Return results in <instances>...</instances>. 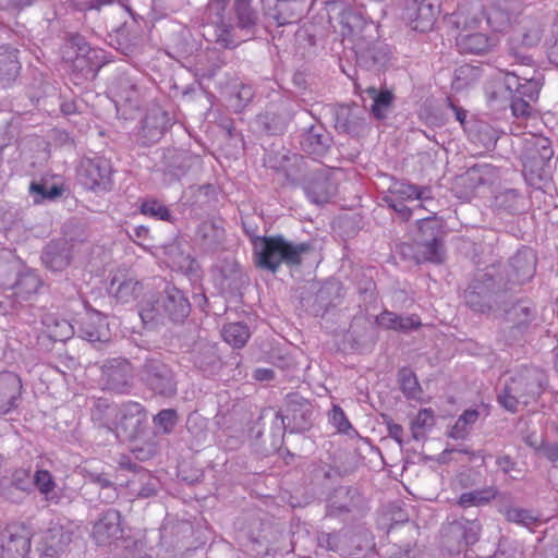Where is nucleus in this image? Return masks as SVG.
Returning <instances> with one entry per match:
<instances>
[{"label":"nucleus","instance_id":"1","mask_svg":"<svg viewBox=\"0 0 558 558\" xmlns=\"http://www.w3.org/2000/svg\"><path fill=\"white\" fill-rule=\"evenodd\" d=\"M236 26L220 20L216 25V41L225 48H235L256 34L257 13L250 0H235Z\"/></svg>","mask_w":558,"mask_h":558},{"label":"nucleus","instance_id":"2","mask_svg":"<svg viewBox=\"0 0 558 558\" xmlns=\"http://www.w3.org/2000/svg\"><path fill=\"white\" fill-rule=\"evenodd\" d=\"M460 29L456 37V46L461 53L485 56L490 53L498 45L497 38L477 32L481 19L475 13H460L456 21Z\"/></svg>","mask_w":558,"mask_h":558},{"label":"nucleus","instance_id":"3","mask_svg":"<svg viewBox=\"0 0 558 558\" xmlns=\"http://www.w3.org/2000/svg\"><path fill=\"white\" fill-rule=\"evenodd\" d=\"M191 305L184 293L175 287L167 286L162 300L148 303L138 314L143 323L153 322L162 313L173 322H181L190 314Z\"/></svg>","mask_w":558,"mask_h":558},{"label":"nucleus","instance_id":"4","mask_svg":"<svg viewBox=\"0 0 558 558\" xmlns=\"http://www.w3.org/2000/svg\"><path fill=\"white\" fill-rule=\"evenodd\" d=\"M108 414L114 415V422L108 426L118 438H132L137 435L147 415L144 407L134 401L123 403L120 408H108Z\"/></svg>","mask_w":558,"mask_h":558},{"label":"nucleus","instance_id":"5","mask_svg":"<svg viewBox=\"0 0 558 558\" xmlns=\"http://www.w3.org/2000/svg\"><path fill=\"white\" fill-rule=\"evenodd\" d=\"M112 167L110 160L95 156L85 157L78 167L81 183L94 192H107L112 187Z\"/></svg>","mask_w":558,"mask_h":558},{"label":"nucleus","instance_id":"6","mask_svg":"<svg viewBox=\"0 0 558 558\" xmlns=\"http://www.w3.org/2000/svg\"><path fill=\"white\" fill-rule=\"evenodd\" d=\"M244 232L252 238L256 265L275 272L279 266V235L257 236L256 227L248 220L242 221Z\"/></svg>","mask_w":558,"mask_h":558},{"label":"nucleus","instance_id":"7","mask_svg":"<svg viewBox=\"0 0 558 558\" xmlns=\"http://www.w3.org/2000/svg\"><path fill=\"white\" fill-rule=\"evenodd\" d=\"M123 536L122 517L116 509L104 511L93 525L92 537L97 546H117Z\"/></svg>","mask_w":558,"mask_h":558},{"label":"nucleus","instance_id":"8","mask_svg":"<svg viewBox=\"0 0 558 558\" xmlns=\"http://www.w3.org/2000/svg\"><path fill=\"white\" fill-rule=\"evenodd\" d=\"M133 372L124 359L108 360L101 366L100 381L104 389L116 393H128L131 389Z\"/></svg>","mask_w":558,"mask_h":558},{"label":"nucleus","instance_id":"9","mask_svg":"<svg viewBox=\"0 0 558 558\" xmlns=\"http://www.w3.org/2000/svg\"><path fill=\"white\" fill-rule=\"evenodd\" d=\"M142 378L156 393L171 396L175 392L177 385L172 371L160 361H147L142 371Z\"/></svg>","mask_w":558,"mask_h":558},{"label":"nucleus","instance_id":"10","mask_svg":"<svg viewBox=\"0 0 558 558\" xmlns=\"http://www.w3.org/2000/svg\"><path fill=\"white\" fill-rule=\"evenodd\" d=\"M72 537L73 531L69 524L51 522L40 536L39 550L47 557H58L66 550Z\"/></svg>","mask_w":558,"mask_h":558},{"label":"nucleus","instance_id":"11","mask_svg":"<svg viewBox=\"0 0 558 558\" xmlns=\"http://www.w3.org/2000/svg\"><path fill=\"white\" fill-rule=\"evenodd\" d=\"M31 535L23 526H9L0 541V558H27Z\"/></svg>","mask_w":558,"mask_h":558},{"label":"nucleus","instance_id":"12","mask_svg":"<svg viewBox=\"0 0 558 558\" xmlns=\"http://www.w3.org/2000/svg\"><path fill=\"white\" fill-rule=\"evenodd\" d=\"M142 290V283L126 269L114 271L108 288L110 295L122 304L134 302Z\"/></svg>","mask_w":558,"mask_h":558},{"label":"nucleus","instance_id":"13","mask_svg":"<svg viewBox=\"0 0 558 558\" xmlns=\"http://www.w3.org/2000/svg\"><path fill=\"white\" fill-rule=\"evenodd\" d=\"M22 388L19 375L13 372L0 373V415H5L19 407Z\"/></svg>","mask_w":558,"mask_h":558},{"label":"nucleus","instance_id":"14","mask_svg":"<svg viewBox=\"0 0 558 558\" xmlns=\"http://www.w3.org/2000/svg\"><path fill=\"white\" fill-rule=\"evenodd\" d=\"M470 13L485 20L487 27L495 33H501L510 25V13L497 0H488Z\"/></svg>","mask_w":558,"mask_h":558},{"label":"nucleus","instance_id":"15","mask_svg":"<svg viewBox=\"0 0 558 558\" xmlns=\"http://www.w3.org/2000/svg\"><path fill=\"white\" fill-rule=\"evenodd\" d=\"M77 332L89 342H104L109 339L107 317L100 312H87L80 323Z\"/></svg>","mask_w":558,"mask_h":558},{"label":"nucleus","instance_id":"16","mask_svg":"<svg viewBox=\"0 0 558 558\" xmlns=\"http://www.w3.org/2000/svg\"><path fill=\"white\" fill-rule=\"evenodd\" d=\"M41 281L39 276L34 270H26L21 272L15 283L5 290V298L13 299L12 306L15 304H22L24 301H28L34 295Z\"/></svg>","mask_w":558,"mask_h":558},{"label":"nucleus","instance_id":"17","mask_svg":"<svg viewBox=\"0 0 558 558\" xmlns=\"http://www.w3.org/2000/svg\"><path fill=\"white\" fill-rule=\"evenodd\" d=\"M33 487L49 504L58 505L63 497V489L58 485L54 476L45 469L37 468L35 470Z\"/></svg>","mask_w":558,"mask_h":558},{"label":"nucleus","instance_id":"18","mask_svg":"<svg viewBox=\"0 0 558 558\" xmlns=\"http://www.w3.org/2000/svg\"><path fill=\"white\" fill-rule=\"evenodd\" d=\"M440 13L437 0H421L411 17L410 24L414 31L425 33L434 27Z\"/></svg>","mask_w":558,"mask_h":558},{"label":"nucleus","instance_id":"19","mask_svg":"<svg viewBox=\"0 0 558 558\" xmlns=\"http://www.w3.org/2000/svg\"><path fill=\"white\" fill-rule=\"evenodd\" d=\"M541 40V31L538 27H519L509 38L510 53L519 59L521 64H530L532 59L527 56H519L518 47H533Z\"/></svg>","mask_w":558,"mask_h":558},{"label":"nucleus","instance_id":"20","mask_svg":"<svg viewBox=\"0 0 558 558\" xmlns=\"http://www.w3.org/2000/svg\"><path fill=\"white\" fill-rule=\"evenodd\" d=\"M529 381L524 377L512 378L511 384L506 386L499 396V403L508 411L515 412L519 403H529V398L524 393Z\"/></svg>","mask_w":558,"mask_h":558},{"label":"nucleus","instance_id":"21","mask_svg":"<svg viewBox=\"0 0 558 558\" xmlns=\"http://www.w3.org/2000/svg\"><path fill=\"white\" fill-rule=\"evenodd\" d=\"M47 268L59 271L64 269L71 260L69 245L65 241L50 242L41 256Z\"/></svg>","mask_w":558,"mask_h":558},{"label":"nucleus","instance_id":"22","mask_svg":"<svg viewBox=\"0 0 558 558\" xmlns=\"http://www.w3.org/2000/svg\"><path fill=\"white\" fill-rule=\"evenodd\" d=\"M504 83L509 93L514 97H522L532 101H537L539 97L541 87L536 81L525 80L524 83H521L517 74L506 72Z\"/></svg>","mask_w":558,"mask_h":558},{"label":"nucleus","instance_id":"23","mask_svg":"<svg viewBox=\"0 0 558 558\" xmlns=\"http://www.w3.org/2000/svg\"><path fill=\"white\" fill-rule=\"evenodd\" d=\"M376 322L380 327L396 331L417 329L422 325L417 315L403 317L389 311H384L379 316H377Z\"/></svg>","mask_w":558,"mask_h":558},{"label":"nucleus","instance_id":"24","mask_svg":"<svg viewBox=\"0 0 558 558\" xmlns=\"http://www.w3.org/2000/svg\"><path fill=\"white\" fill-rule=\"evenodd\" d=\"M41 323L49 338L54 341H65L74 333V326L57 314L48 313L43 316Z\"/></svg>","mask_w":558,"mask_h":558},{"label":"nucleus","instance_id":"25","mask_svg":"<svg viewBox=\"0 0 558 558\" xmlns=\"http://www.w3.org/2000/svg\"><path fill=\"white\" fill-rule=\"evenodd\" d=\"M336 193V185L327 177H316L306 185V195L315 204H326Z\"/></svg>","mask_w":558,"mask_h":558},{"label":"nucleus","instance_id":"26","mask_svg":"<svg viewBox=\"0 0 558 558\" xmlns=\"http://www.w3.org/2000/svg\"><path fill=\"white\" fill-rule=\"evenodd\" d=\"M196 235L204 246L213 248L223 240L225 229L221 221L205 220L198 226Z\"/></svg>","mask_w":558,"mask_h":558},{"label":"nucleus","instance_id":"27","mask_svg":"<svg viewBox=\"0 0 558 558\" xmlns=\"http://www.w3.org/2000/svg\"><path fill=\"white\" fill-rule=\"evenodd\" d=\"M28 191L33 203L38 205L59 198L63 193V187L62 185L49 184L47 181L41 180L33 181Z\"/></svg>","mask_w":558,"mask_h":558},{"label":"nucleus","instance_id":"28","mask_svg":"<svg viewBox=\"0 0 558 558\" xmlns=\"http://www.w3.org/2000/svg\"><path fill=\"white\" fill-rule=\"evenodd\" d=\"M195 366L205 375H211L219 366V359L215 345H199L193 355Z\"/></svg>","mask_w":558,"mask_h":558},{"label":"nucleus","instance_id":"29","mask_svg":"<svg viewBox=\"0 0 558 558\" xmlns=\"http://www.w3.org/2000/svg\"><path fill=\"white\" fill-rule=\"evenodd\" d=\"M140 211L146 217L155 220L173 222L174 217L171 210L159 199L147 197L141 202Z\"/></svg>","mask_w":558,"mask_h":558},{"label":"nucleus","instance_id":"30","mask_svg":"<svg viewBox=\"0 0 558 558\" xmlns=\"http://www.w3.org/2000/svg\"><path fill=\"white\" fill-rule=\"evenodd\" d=\"M222 339L233 348H242L251 337L248 327L243 323H230L221 330Z\"/></svg>","mask_w":558,"mask_h":558},{"label":"nucleus","instance_id":"31","mask_svg":"<svg viewBox=\"0 0 558 558\" xmlns=\"http://www.w3.org/2000/svg\"><path fill=\"white\" fill-rule=\"evenodd\" d=\"M496 495L497 492L493 487L463 493L458 500V505L462 508L484 506L493 500Z\"/></svg>","mask_w":558,"mask_h":558},{"label":"nucleus","instance_id":"32","mask_svg":"<svg viewBox=\"0 0 558 558\" xmlns=\"http://www.w3.org/2000/svg\"><path fill=\"white\" fill-rule=\"evenodd\" d=\"M366 92L374 98V102L372 105V113L379 120L386 118V111L391 106L393 100L392 93L390 90L377 92L375 87H369Z\"/></svg>","mask_w":558,"mask_h":558},{"label":"nucleus","instance_id":"33","mask_svg":"<svg viewBox=\"0 0 558 558\" xmlns=\"http://www.w3.org/2000/svg\"><path fill=\"white\" fill-rule=\"evenodd\" d=\"M310 244L291 245L281 239V262L289 265H300L301 256L311 251Z\"/></svg>","mask_w":558,"mask_h":558},{"label":"nucleus","instance_id":"34","mask_svg":"<svg viewBox=\"0 0 558 558\" xmlns=\"http://www.w3.org/2000/svg\"><path fill=\"white\" fill-rule=\"evenodd\" d=\"M424 190L414 184L398 183L393 185L391 194L398 202L414 201L423 198Z\"/></svg>","mask_w":558,"mask_h":558},{"label":"nucleus","instance_id":"35","mask_svg":"<svg viewBox=\"0 0 558 558\" xmlns=\"http://www.w3.org/2000/svg\"><path fill=\"white\" fill-rule=\"evenodd\" d=\"M21 65L16 57V50H11L8 57H0V78L11 81L14 80L19 72Z\"/></svg>","mask_w":558,"mask_h":558},{"label":"nucleus","instance_id":"36","mask_svg":"<svg viewBox=\"0 0 558 558\" xmlns=\"http://www.w3.org/2000/svg\"><path fill=\"white\" fill-rule=\"evenodd\" d=\"M421 254L424 259L432 263H441L444 260V251L440 240L434 238L422 244Z\"/></svg>","mask_w":558,"mask_h":558},{"label":"nucleus","instance_id":"37","mask_svg":"<svg viewBox=\"0 0 558 558\" xmlns=\"http://www.w3.org/2000/svg\"><path fill=\"white\" fill-rule=\"evenodd\" d=\"M435 424V415L430 409H422L412 422V432L416 436L418 433L432 428Z\"/></svg>","mask_w":558,"mask_h":558},{"label":"nucleus","instance_id":"38","mask_svg":"<svg viewBox=\"0 0 558 558\" xmlns=\"http://www.w3.org/2000/svg\"><path fill=\"white\" fill-rule=\"evenodd\" d=\"M178 415L173 409H163L154 416V424L165 434L170 433L177 424Z\"/></svg>","mask_w":558,"mask_h":558},{"label":"nucleus","instance_id":"39","mask_svg":"<svg viewBox=\"0 0 558 558\" xmlns=\"http://www.w3.org/2000/svg\"><path fill=\"white\" fill-rule=\"evenodd\" d=\"M313 416V407L308 401H303L299 408L292 410V418L295 421L300 417L301 422L298 423L299 429H305L311 425Z\"/></svg>","mask_w":558,"mask_h":558},{"label":"nucleus","instance_id":"40","mask_svg":"<svg viewBox=\"0 0 558 558\" xmlns=\"http://www.w3.org/2000/svg\"><path fill=\"white\" fill-rule=\"evenodd\" d=\"M329 422L337 428L339 433H348L352 427L344 411L338 405L333 404L329 413Z\"/></svg>","mask_w":558,"mask_h":558},{"label":"nucleus","instance_id":"41","mask_svg":"<svg viewBox=\"0 0 558 558\" xmlns=\"http://www.w3.org/2000/svg\"><path fill=\"white\" fill-rule=\"evenodd\" d=\"M12 485L22 492H29L33 488V474L28 469L15 470L12 475Z\"/></svg>","mask_w":558,"mask_h":558},{"label":"nucleus","instance_id":"42","mask_svg":"<svg viewBox=\"0 0 558 558\" xmlns=\"http://www.w3.org/2000/svg\"><path fill=\"white\" fill-rule=\"evenodd\" d=\"M532 100L524 99L522 97L512 96L511 99V111L512 114L517 118H529L533 112V107L531 106Z\"/></svg>","mask_w":558,"mask_h":558},{"label":"nucleus","instance_id":"43","mask_svg":"<svg viewBox=\"0 0 558 558\" xmlns=\"http://www.w3.org/2000/svg\"><path fill=\"white\" fill-rule=\"evenodd\" d=\"M401 387L408 396H414L418 383L412 372H402L401 374Z\"/></svg>","mask_w":558,"mask_h":558},{"label":"nucleus","instance_id":"44","mask_svg":"<svg viewBox=\"0 0 558 558\" xmlns=\"http://www.w3.org/2000/svg\"><path fill=\"white\" fill-rule=\"evenodd\" d=\"M262 3L265 15L279 26V0H262Z\"/></svg>","mask_w":558,"mask_h":558},{"label":"nucleus","instance_id":"45","mask_svg":"<svg viewBox=\"0 0 558 558\" xmlns=\"http://www.w3.org/2000/svg\"><path fill=\"white\" fill-rule=\"evenodd\" d=\"M253 95L254 93L251 86L241 85L239 92L235 94V98L238 99L235 108L242 109L243 107H245L253 98Z\"/></svg>","mask_w":558,"mask_h":558},{"label":"nucleus","instance_id":"46","mask_svg":"<svg viewBox=\"0 0 558 558\" xmlns=\"http://www.w3.org/2000/svg\"><path fill=\"white\" fill-rule=\"evenodd\" d=\"M507 517L510 521L529 525L534 518L523 509H511L508 511Z\"/></svg>","mask_w":558,"mask_h":558},{"label":"nucleus","instance_id":"47","mask_svg":"<svg viewBox=\"0 0 558 558\" xmlns=\"http://www.w3.org/2000/svg\"><path fill=\"white\" fill-rule=\"evenodd\" d=\"M469 426L466 423H460V417L457 420L454 425L451 427L449 436L454 439H461L464 438L468 435Z\"/></svg>","mask_w":558,"mask_h":558},{"label":"nucleus","instance_id":"48","mask_svg":"<svg viewBox=\"0 0 558 558\" xmlns=\"http://www.w3.org/2000/svg\"><path fill=\"white\" fill-rule=\"evenodd\" d=\"M112 3V0H90L82 4L81 10H100L104 5Z\"/></svg>","mask_w":558,"mask_h":558},{"label":"nucleus","instance_id":"49","mask_svg":"<svg viewBox=\"0 0 558 558\" xmlns=\"http://www.w3.org/2000/svg\"><path fill=\"white\" fill-rule=\"evenodd\" d=\"M460 423H466L468 426L473 425L478 418V412L476 410H465L460 416Z\"/></svg>","mask_w":558,"mask_h":558},{"label":"nucleus","instance_id":"50","mask_svg":"<svg viewBox=\"0 0 558 558\" xmlns=\"http://www.w3.org/2000/svg\"><path fill=\"white\" fill-rule=\"evenodd\" d=\"M275 373L270 368H257L254 372V378L258 381H265L274 378Z\"/></svg>","mask_w":558,"mask_h":558},{"label":"nucleus","instance_id":"51","mask_svg":"<svg viewBox=\"0 0 558 558\" xmlns=\"http://www.w3.org/2000/svg\"><path fill=\"white\" fill-rule=\"evenodd\" d=\"M403 202H398V201H393V203L391 204V207L397 211L399 213L403 219L408 220L411 215H412V211L410 208H408L405 205L402 204Z\"/></svg>","mask_w":558,"mask_h":558},{"label":"nucleus","instance_id":"52","mask_svg":"<svg viewBox=\"0 0 558 558\" xmlns=\"http://www.w3.org/2000/svg\"><path fill=\"white\" fill-rule=\"evenodd\" d=\"M93 481L98 484L102 489L113 488V483L104 474L93 476Z\"/></svg>","mask_w":558,"mask_h":558},{"label":"nucleus","instance_id":"53","mask_svg":"<svg viewBox=\"0 0 558 558\" xmlns=\"http://www.w3.org/2000/svg\"><path fill=\"white\" fill-rule=\"evenodd\" d=\"M151 126V136H160L162 134V130L158 124H150V118L146 117L143 121V130L149 129Z\"/></svg>","mask_w":558,"mask_h":558},{"label":"nucleus","instance_id":"54","mask_svg":"<svg viewBox=\"0 0 558 558\" xmlns=\"http://www.w3.org/2000/svg\"><path fill=\"white\" fill-rule=\"evenodd\" d=\"M470 531H472V533L471 534L465 533L464 539H465L466 544H474L478 539L480 526L477 524H472V526L470 527Z\"/></svg>","mask_w":558,"mask_h":558},{"label":"nucleus","instance_id":"55","mask_svg":"<svg viewBox=\"0 0 558 558\" xmlns=\"http://www.w3.org/2000/svg\"><path fill=\"white\" fill-rule=\"evenodd\" d=\"M452 110L454 111L456 119L461 123L464 124L466 119V111L458 106L452 105Z\"/></svg>","mask_w":558,"mask_h":558},{"label":"nucleus","instance_id":"56","mask_svg":"<svg viewBox=\"0 0 558 558\" xmlns=\"http://www.w3.org/2000/svg\"><path fill=\"white\" fill-rule=\"evenodd\" d=\"M119 465L122 469L135 471L136 464L132 463L128 457H122L119 461Z\"/></svg>","mask_w":558,"mask_h":558},{"label":"nucleus","instance_id":"57","mask_svg":"<svg viewBox=\"0 0 558 558\" xmlns=\"http://www.w3.org/2000/svg\"><path fill=\"white\" fill-rule=\"evenodd\" d=\"M155 492H156L155 486H154V485H151V484H147V486L143 487V488L140 490L138 495H140L141 497H149V496L154 495V494H155Z\"/></svg>","mask_w":558,"mask_h":558},{"label":"nucleus","instance_id":"58","mask_svg":"<svg viewBox=\"0 0 558 558\" xmlns=\"http://www.w3.org/2000/svg\"><path fill=\"white\" fill-rule=\"evenodd\" d=\"M148 233H149L148 228H146L144 226H138L134 229L135 236L141 238V239H145L148 235Z\"/></svg>","mask_w":558,"mask_h":558},{"label":"nucleus","instance_id":"59","mask_svg":"<svg viewBox=\"0 0 558 558\" xmlns=\"http://www.w3.org/2000/svg\"><path fill=\"white\" fill-rule=\"evenodd\" d=\"M389 432L393 438H396L400 441L399 436L402 434V427L400 425H398V424L390 425Z\"/></svg>","mask_w":558,"mask_h":558},{"label":"nucleus","instance_id":"60","mask_svg":"<svg viewBox=\"0 0 558 558\" xmlns=\"http://www.w3.org/2000/svg\"><path fill=\"white\" fill-rule=\"evenodd\" d=\"M226 0H214L210 4V10L216 8L218 11L223 10Z\"/></svg>","mask_w":558,"mask_h":558},{"label":"nucleus","instance_id":"61","mask_svg":"<svg viewBox=\"0 0 558 558\" xmlns=\"http://www.w3.org/2000/svg\"><path fill=\"white\" fill-rule=\"evenodd\" d=\"M554 367L558 372V345L554 349Z\"/></svg>","mask_w":558,"mask_h":558},{"label":"nucleus","instance_id":"62","mask_svg":"<svg viewBox=\"0 0 558 558\" xmlns=\"http://www.w3.org/2000/svg\"><path fill=\"white\" fill-rule=\"evenodd\" d=\"M533 274H534V266H532L530 268V270L527 271V276L531 277V276H533Z\"/></svg>","mask_w":558,"mask_h":558},{"label":"nucleus","instance_id":"63","mask_svg":"<svg viewBox=\"0 0 558 558\" xmlns=\"http://www.w3.org/2000/svg\"><path fill=\"white\" fill-rule=\"evenodd\" d=\"M520 264V257L514 258V266L518 267Z\"/></svg>","mask_w":558,"mask_h":558},{"label":"nucleus","instance_id":"64","mask_svg":"<svg viewBox=\"0 0 558 558\" xmlns=\"http://www.w3.org/2000/svg\"><path fill=\"white\" fill-rule=\"evenodd\" d=\"M107 498H108V499H113V498H116V494L108 495V496H107Z\"/></svg>","mask_w":558,"mask_h":558}]
</instances>
